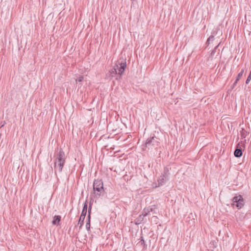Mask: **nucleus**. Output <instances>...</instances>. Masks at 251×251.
I'll return each instance as SVG.
<instances>
[{
  "label": "nucleus",
  "instance_id": "obj_3",
  "mask_svg": "<svg viewBox=\"0 0 251 251\" xmlns=\"http://www.w3.org/2000/svg\"><path fill=\"white\" fill-rule=\"evenodd\" d=\"M126 66V64L125 61H118L114 67L117 69L118 74L121 75L125 72Z\"/></svg>",
  "mask_w": 251,
  "mask_h": 251
},
{
  "label": "nucleus",
  "instance_id": "obj_19",
  "mask_svg": "<svg viewBox=\"0 0 251 251\" xmlns=\"http://www.w3.org/2000/svg\"><path fill=\"white\" fill-rule=\"evenodd\" d=\"M4 126V124L2 123V122H0V128Z\"/></svg>",
  "mask_w": 251,
  "mask_h": 251
},
{
  "label": "nucleus",
  "instance_id": "obj_9",
  "mask_svg": "<svg viewBox=\"0 0 251 251\" xmlns=\"http://www.w3.org/2000/svg\"><path fill=\"white\" fill-rule=\"evenodd\" d=\"M167 179L168 178L167 176H162V177L160 178L158 180L159 184L160 185H163Z\"/></svg>",
  "mask_w": 251,
  "mask_h": 251
},
{
  "label": "nucleus",
  "instance_id": "obj_12",
  "mask_svg": "<svg viewBox=\"0 0 251 251\" xmlns=\"http://www.w3.org/2000/svg\"><path fill=\"white\" fill-rule=\"evenodd\" d=\"M214 40V35H212L208 38L206 43H207V44H209L210 43V42L213 41Z\"/></svg>",
  "mask_w": 251,
  "mask_h": 251
},
{
  "label": "nucleus",
  "instance_id": "obj_6",
  "mask_svg": "<svg viewBox=\"0 0 251 251\" xmlns=\"http://www.w3.org/2000/svg\"><path fill=\"white\" fill-rule=\"evenodd\" d=\"M244 72V70H242V71H241V72H240L238 75H237V78L235 81V82H234L233 83V87H234L235 86H236L238 81L242 77V76H243V73Z\"/></svg>",
  "mask_w": 251,
  "mask_h": 251
},
{
  "label": "nucleus",
  "instance_id": "obj_7",
  "mask_svg": "<svg viewBox=\"0 0 251 251\" xmlns=\"http://www.w3.org/2000/svg\"><path fill=\"white\" fill-rule=\"evenodd\" d=\"M234 154L236 157H240L242 155V151L241 149L237 148L235 150L234 152Z\"/></svg>",
  "mask_w": 251,
  "mask_h": 251
},
{
  "label": "nucleus",
  "instance_id": "obj_5",
  "mask_svg": "<svg viewBox=\"0 0 251 251\" xmlns=\"http://www.w3.org/2000/svg\"><path fill=\"white\" fill-rule=\"evenodd\" d=\"M240 134L241 137V140H244L241 141V144H242L243 142H246L245 138L247 137L248 133V132L245 130L244 129L242 128V130L240 132Z\"/></svg>",
  "mask_w": 251,
  "mask_h": 251
},
{
  "label": "nucleus",
  "instance_id": "obj_15",
  "mask_svg": "<svg viewBox=\"0 0 251 251\" xmlns=\"http://www.w3.org/2000/svg\"><path fill=\"white\" fill-rule=\"evenodd\" d=\"M87 211H85L84 210H82L81 214L80 216L82 217V219H85L86 214Z\"/></svg>",
  "mask_w": 251,
  "mask_h": 251
},
{
  "label": "nucleus",
  "instance_id": "obj_8",
  "mask_svg": "<svg viewBox=\"0 0 251 251\" xmlns=\"http://www.w3.org/2000/svg\"><path fill=\"white\" fill-rule=\"evenodd\" d=\"M118 74L117 69L115 67H113L109 72V76H114L115 75Z\"/></svg>",
  "mask_w": 251,
  "mask_h": 251
},
{
  "label": "nucleus",
  "instance_id": "obj_14",
  "mask_svg": "<svg viewBox=\"0 0 251 251\" xmlns=\"http://www.w3.org/2000/svg\"><path fill=\"white\" fill-rule=\"evenodd\" d=\"M90 214H89V215H88L89 220H88V223L86 225V229L88 230H89L90 229Z\"/></svg>",
  "mask_w": 251,
  "mask_h": 251
},
{
  "label": "nucleus",
  "instance_id": "obj_1",
  "mask_svg": "<svg viewBox=\"0 0 251 251\" xmlns=\"http://www.w3.org/2000/svg\"><path fill=\"white\" fill-rule=\"evenodd\" d=\"M64 163L65 154L62 151H60L54 162L55 170L56 171H57L59 172H61L62 171Z\"/></svg>",
  "mask_w": 251,
  "mask_h": 251
},
{
  "label": "nucleus",
  "instance_id": "obj_4",
  "mask_svg": "<svg viewBox=\"0 0 251 251\" xmlns=\"http://www.w3.org/2000/svg\"><path fill=\"white\" fill-rule=\"evenodd\" d=\"M93 189L94 191L101 193L103 191V184L101 180H95L93 183Z\"/></svg>",
  "mask_w": 251,
  "mask_h": 251
},
{
  "label": "nucleus",
  "instance_id": "obj_10",
  "mask_svg": "<svg viewBox=\"0 0 251 251\" xmlns=\"http://www.w3.org/2000/svg\"><path fill=\"white\" fill-rule=\"evenodd\" d=\"M60 216H55L53 218V220L52 221V224L53 225L58 224L60 221Z\"/></svg>",
  "mask_w": 251,
  "mask_h": 251
},
{
  "label": "nucleus",
  "instance_id": "obj_17",
  "mask_svg": "<svg viewBox=\"0 0 251 251\" xmlns=\"http://www.w3.org/2000/svg\"><path fill=\"white\" fill-rule=\"evenodd\" d=\"M83 79V77L82 76H79L77 79H76V81L77 82H81Z\"/></svg>",
  "mask_w": 251,
  "mask_h": 251
},
{
  "label": "nucleus",
  "instance_id": "obj_18",
  "mask_svg": "<svg viewBox=\"0 0 251 251\" xmlns=\"http://www.w3.org/2000/svg\"><path fill=\"white\" fill-rule=\"evenodd\" d=\"M87 201H86L84 203V205L82 210L87 211Z\"/></svg>",
  "mask_w": 251,
  "mask_h": 251
},
{
  "label": "nucleus",
  "instance_id": "obj_16",
  "mask_svg": "<svg viewBox=\"0 0 251 251\" xmlns=\"http://www.w3.org/2000/svg\"><path fill=\"white\" fill-rule=\"evenodd\" d=\"M251 80V74H250L247 80H246V83L248 84Z\"/></svg>",
  "mask_w": 251,
  "mask_h": 251
},
{
  "label": "nucleus",
  "instance_id": "obj_2",
  "mask_svg": "<svg viewBox=\"0 0 251 251\" xmlns=\"http://www.w3.org/2000/svg\"><path fill=\"white\" fill-rule=\"evenodd\" d=\"M232 205L239 209H241L244 205V201L242 196L238 195L234 197L232 199Z\"/></svg>",
  "mask_w": 251,
  "mask_h": 251
},
{
  "label": "nucleus",
  "instance_id": "obj_13",
  "mask_svg": "<svg viewBox=\"0 0 251 251\" xmlns=\"http://www.w3.org/2000/svg\"><path fill=\"white\" fill-rule=\"evenodd\" d=\"M84 220V219H82V217L81 216H80V218H79V221L78 222V225H79L80 227H81V226H82Z\"/></svg>",
  "mask_w": 251,
  "mask_h": 251
},
{
  "label": "nucleus",
  "instance_id": "obj_11",
  "mask_svg": "<svg viewBox=\"0 0 251 251\" xmlns=\"http://www.w3.org/2000/svg\"><path fill=\"white\" fill-rule=\"evenodd\" d=\"M152 208L150 207L144 208L143 212V215L144 216L147 215L150 212V211H152Z\"/></svg>",
  "mask_w": 251,
  "mask_h": 251
}]
</instances>
